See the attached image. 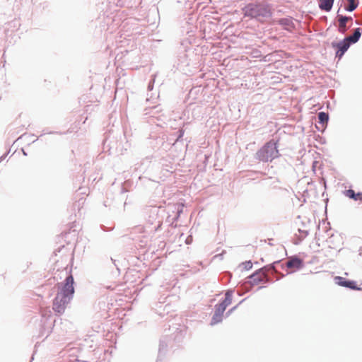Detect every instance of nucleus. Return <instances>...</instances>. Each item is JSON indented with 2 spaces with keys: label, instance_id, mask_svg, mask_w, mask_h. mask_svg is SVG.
<instances>
[{
  "label": "nucleus",
  "instance_id": "f8f14e48",
  "mask_svg": "<svg viewBox=\"0 0 362 362\" xmlns=\"http://www.w3.org/2000/svg\"><path fill=\"white\" fill-rule=\"evenodd\" d=\"M360 30H361L360 28H356L352 35L349 36V37H346L345 39L346 40H348L349 42H352V43L356 42L361 37V31Z\"/></svg>",
  "mask_w": 362,
  "mask_h": 362
},
{
  "label": "nucleus",
  "instance_id": "20e7f679",
  "mask_svg": "<svg viewBox=\"0 0 362 362\" xmlns=\"http://www.w3.org/2000/svg\"><path fill=\"white\" fill-rule=\"evenodd\" d=\"M71 298L57 293L53 301V310L58 313H63L65 310L66 305L70 302Z\"/></svg>",
  "mask_w": 362,
  "mask_h": 362
},
{
  "label": "nucleus",
  "instance_id": "ddd939ff",
  "mask_svg": "<svg viewBox=\"0 0 362 362\" xmlns=\"http://www.w3.org/2000/svg\"><path fill=\"white\" fill-rule=\"evenodd\" d=\"M348 2H349V6L346 8V9L349 11H353L354 10H355L358 5V0H347Z\"/></svg>",
  "mask_w": 362,
  "mask_h": 362
},
{
  "label": "nucleus",
  "instance_id": "7ed1b4c3",
  "mask_svg": "<svg viewBox=\"0 0 362 362\" xmlns=\"http://www.w3.org/2000/svg\"><path fill=\"white\" fill-rule=\"evenodd\" d=\"M74 278L72 275L67 276L64 283L59 286L58 293L72 298L74 293Z\"/></svg>",
  "mask_w": 362,
  "mask_h": 362
},
{
  "label": "nucleus",
  "instance_id": "a211bd4d",
  "mask_svg": "<svg viewBox=\"0 0 362 362\" xmlns=\"http://www.w3.org/2000/svg\"><path fill=\"white\" fill-rule=\"evenodd\" d=\"M347 18H348V21L352 20L351 17H347Z\"/></svg>",
  "mask_w": 362,
  "mask_h": 362
},
{
  "label": "nucleus",
  "instance_id": "f257e3e1",
  "mask_svg": "<svg viewBox=\"0 0 362 362\" xmlns=\"http://www.w3.org/2000/svg\"><path fill=\"white\" fill-rule=\"evenodd\" d=\"M256 156L259 160L263 162L271 161L277 158L279 156L277 142L274 140L269 141L257 151Z\"/></svg>",
  "mask_w": 362,
  "mask_h": 362
},
{
  "label": "nucleus",
  "instance_id": "423d86ee",
  "mask_svg": "<svg viewBox=\"0 0 362 362\" xmlns=\"http://www.w3.org/2000/svg\"><path fill=\"white\" fill-rule=\"evenodd\" d=\"M334 280L335 282L341 286L349 288L353 290H360V288L356 285L355 281L346 280L341 276H336Z\"/></svg>",
  "mask_w": 362,
  "mask_h": 362
},
{
  "label": "nucleus",
  "instance_id": "dca6fc26",
  "mask_svg": "<svg viewBox=\"0 0 362 362\" xmlns=\"http://www.w3.org/2000/svg\"><path fill=\"white\" fill-rule=\"evenodd\" d=\"M345 196L354 199L355 198V192L353 189H348L344 192Z\"/></svg>",
  "mask_w": 362,
  "mask_h": 362
},
{
  "label": "nucleus",
  "instance_id": "f03ea898",
  "mask_svg": "<svg viewBox=\"0 0 362 362\" xmlns=\"http://www.w3.org/2000/svg\"><path fill=\"white\" fill-rule=\"evenodd\" d=\"M244 16L260 18L270 16L269 9L262 4H249L243 8Z\"/></svg>",
  "mask_w": 362,
  "mask_h": 362
},
{
  "label": "nucleus",
  "instance_id": "1a4fd4ad",
  "mask_svg": "<svg viewBox=\"0 0 362 362\" xmlns=\"http://www.w3.org/2000/svg\"><path fill=\"white\" fill-rule=\"evenodd\" d=\"M233 293L230 291H228L225 294V299L219 304V306H222L226 310V308L230 305L232 303Z\"/></svg>",
  "mask_w": 362,
  "mask_h": 362
},
{
  "label": "nucleus",
  "instance_id": "f3484780",
  "mask_svg": "<svg viewBox=\"0 0 362 362\" xmlns=\"http://www.w3.org/2000/svg\"><path fill=\"white\" fill-rule=\"evenodd\" d=\"M354 200L362 202V192L355 193V198H354Z\"/></svg>",
  "mask_w": 362,
  "mask_h": 362
},
{
  "label": "nucleus",
  "instance_id": "0eeeda50",
  "mask_svg": "<svg viewBox=\"0 0 362 362\" xmlns=\"http://www.w3.org/2000/svg\"><path fill=\"white\" fill-rule=\"evenodd\" d=\"M225 310H226L224 309L223 307L216 305V310L211 319V324L215 325L217 324L218 322H220L222 320V317Z\"/></svg>",
  "mask_w": 362,
  "mask_h": 362
},
{
  "label": "nucleus",
  "instance_id": "9d476101",
  "mask_svg": "<svg viewBox=\"0 0 362 362\" xmlns=\"http://www.w3.org/2000/svg\"><path fill=\"white\" fill-rule=\"evenodd\" d=\"M334 0H320L319 6L322 10L329 11L332 7Z\"/></svg>",
  "mask_w": 362,
  "mask_h": 362
},
{
  "label": "nucleus",
  "instance_id": "9b49d317",
  "mask_svg": "<svg viewBox=\"0 0 362 362\" xmlns=\"http://www.w3.org/2000/svg\"><path fill=\"white\" fill-rule=\"evenodd\" d=\"M348 21L347 16H340L339 17V31L344 33L346 31V22Z\"/></svg>",
  "mask_w": 362,
  "mask_h": 362
},
{
  "label": "nucleus",
  "instance_id": "2eb2a0df",
  "mask_svg": "<svg viewBox=\"0 0 362 362\" xmlns=\"http://www.w3.org/2000/svg\"><path fill=\"white\" fill-rule=\"evenodd\" d=\"M251 278H252L254 279V281H256L257 280L261 281H263V279L265 278V276H264V273H259V274L252 275L251 276Z\"/></svg>",
  "mask_w": 362,
  "mask_h": 362
},
{
  "label": "nucleus",
  "instance_id": "39448f33",
  "mask_svg": "<svg viewBox=\"0 0 362 362\" xmlns=\"http://www.w3.org/2000/svg\"><path fill=\"white\" fill-rule=\"evenodd\" d=\"M349 46L350 42L346 39L338 43H332V47L338 49V50L336 52V56L339 57V59H340L344 55V54L348 49Z\"/></svg>",
  "mask_w": 362,
  "mask_h": 362
},
{
  "label": "nucleus",
  "instance_id": "4468645a",
  "mask_svg": "<svg viewBox=\"0 0 362 362\" xmlns=\"http://www.w3.org/2000/svg\"><path fill=\"white\" fill-rule=\"evenodd\" d=\"M318 119L320 122L324 123L325 122H327L328 120V115L321 112L318 114Z\"/></svg>",
  "mask_w": 362,
  "mask_h": 362
},
{
  "label": "nucleus",
  "instance_id": "6e6552de",
  "mask_svg": "<svg viewBox=\"0 0 362 362\" xmlns=\"http://www.w3.org/2000/svg\"><path fill=\"white\" fill-rule=\"evenodd\" d=\"M286 267L291 269L292 271L300 269L302 267V260L299 258H291L286 263Z\"/></svg>",
  "mask_w": 362,
  "mask_h": 362
}]
</instances>
